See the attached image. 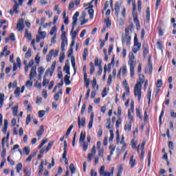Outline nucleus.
<instances>
[{"instance_id": "nucleus-1", "label": "nucleus", "mask_w": 176, "mask_h": 176, "mask_svg": "<svg viewBox=\"0 0 176 176\" xmlns=\"http://www.w3.org/2000/svg\"><path fill=\"white\" fill-rule=\"evenodd\" d=\"M78 17H79V12H76L73 16V22H72V28L70 35L72 36V40L76 39V35H78V32L76 31H74L75 30V27H76V24H78Z\"/></svg>"}, {"instance_id": "nucleus-2", "label": "nucleus", "mask_w": 176, "mask_h": 176, "mask_svg": "<svg viewBox=\"0 0 176 176\" xmlns=\"http://www.w3.org/2000/svg\"><path fill=\"white\" fill-rule=\"evenodd\" d=\"M142 82H137L133 89V94L135 97H137L138 101H141V97H142Z\"/></svg>"}, {"instance_id": "nucleus-3", "label": "nucleus", "mask_w": 176, "mask_h": 176, "mask_svg": "<svg viewBox=\"0 0 176 176\" xmlns=\"http://www.w3.org/2000/svg\"><path fill=\"white\" fill-rule=\"evenodd\" d=\"M12 2H14V5L13 6L12 9L9 11V13L11 16H13L14 14H19L20 13V10H19V9L20 6H23V0H18L19 3H17V1L16 0H14Z\"/></svg>"}, {"instance_id": "nucleus-4", "label": "nucleus", "mask_w": 176, "mask_h": 176, "mask_svg": "<svg viewBox=\"0 0 176 176\" xmlns=\"http://www.w3.org/2000/svg\"><path fill=\"white\" fill-rule=\"evenodd\" d=\"M135 56L134 55L132 54V55L131 56H129V59L128 61V65H129V68H130V75H131V78H134V72H135V65L137 64V63L134 60Z\"/></svg>"}, {"instance_id": "nucleus-5", "label": "nucleus", "mask_w": 176, "mask_h": 176, "mask_svg": "<svg viewBox=\"0 0 176 176\" xmlns=\"http://www.w3.org/2000/svg\"><path fill=\"white\" fill-rule=\"evenodd\" d=\"M83 6L84 8H86V6H89L87 8H85V10H88V13L91 20H93V17L94 16V10L93 9L94 6L91 5V2H89L88 3H84Z\"/></svg>"}, {"instance_id": "nucleus-6", "label": "nucleus", "mask_w": 176, "mask_h": 176, "mask_svg": "<svg viewBox=\"0 0 176 176\" xmlns=\"http://www.w3.org/2000/svg\"><path fill=\"white\" fill-rule=\"evenodd\" d=\"M96 146H93L91 150V153L88 154L87 155V162L89 163H90V162H91V159L93 157H94V156H96Z\"/></svg>"}, {"instance_id": "nucleus-7", "label": "nucleus", "mask_w": 176, "mask_h": 176, "mask_svg": "<svg viewBox=\"0 0 176 176\" xmlns=\"http://www.w3.org/2000/svg\"><path fill=\"white\" fill-rule=\"evenodd\" d=\"M141 50V43H135L133 44V47H132V52L134 54H137L138 52Z\"/></svg>"}, {"instance_id": "nucleus-8", "label": "nucleus", "mask_w": 176, "mask_h": 176, "mask_svg": "<svg viewBox=\"0 0 176 176\" xmlns=\"http://www.w3.org/2000/svg\"><path fill=\"white\" fill-rule=\"evenodd\" d=\"M100 176H111V172L105 171V166H102L100 167L99 170Z\"/></svg>"}, {"instance_id": "nucleus-9", "label": "nucleus", "mask_w": 176, "mask_h": 176, "mask_svg": "<svg viewBox=\"0 0 176 176\" xmlns=\"http://www.w3.org/2000/svg\"><path fill=\"white\" fill-rule=\"evenodd\" d=\"M36 76V66H32L30 74V79L32 80Z\"/></svg>"}, {"instance_id": "nucleus-10", "label": "nucleus", "mask_w": 176, "mask_h": 176, "mask_svg": "<svg viewBox=\"0 0 176 176\" xmlns=\"http://www.w3.org/2000/svg\"><path fill=\"white\" fill-rule=\"evenodd\" d=\"M80 25H84V24H86L87 23V20H86V12L83 11L81 13V16L80 17Z\"/></svg>"}, {"instance_id": "nucleus-11", "label": "nucleus", "mask_w": 176, "mask_h": 176, "mask_svg": "<svg viewBox=\"0 0 176 176\" xmlns=\"http://www.w3.org/2000/svg\"><path fill=\"white\" fill-rule=\"evenodd\" d=\"M16 28L19 31H23V30H24V19H19L16 25Z\"/></svg>"}, {"instance_id": "nucleus-12", "label": "nucleus", "mask_w": 176, "mask_h": 176, "mask_svg": "<svg viewBox=\"0 0 176 176\" xmlns=\"http://www.w3.org/2000/svg\"><path fill=\"white\" fill-rule=\"evenodd\" d=\"M9 54H10V51L8 50V46L6 45L3 50V52L0 53V57H3V56H5V57H8Z\"/></svg>"}, {"instance_id": "nucleus-13", "label": "nucleus", "mask_w": 176, "mask_h": 176, "mask_svg": "<svg viewBox=\"0 0 176 176\" xmlns=\"http://www.w3.org/2000/svg\"><path fill=\"white\" fill-rule=\"evenodd\" d=\"M86 126V118L78 117V127L80 129V127H85Z\"/></svg>"}, {"instance_id": "nucleus-14", "label": "nucleus", "mask_w": 176, "mask_h": 176, "mask_svg": "<svg viewBox=\"0 0 176 176\" xmlns=\"http://www.w3.org/2000/svg\"><path fill=\"white\" fill-rule=\"evenodd\" d=\"M131 37L129 36H125L124 38L122 39V45H124V43L126 44L127 46H130V41H131Z\"/></svg>"}, {"instance_id": "nucleus-15", "label": "nucleus", "mask_w": 176, "mask_h": 176, "mask_svg": "<svg viewBox=\"0 0 176 176\" xmlns=\"http://www.w3.org/2000/svg\"><path fill=\"white\" fill-rule=\"evenodd\" d=\"M122 85L124 87V89L127 93V96L130 94V87H129V84L127 83V80H124L122 81Z\"/></svg>"}, {"instance_id": "nucleus-16", "label": "nucleus", "mask_w": 176, "mask_h": 176, "mask_svg": "<svg viewBox=\"0 0 176 176\" xmlns=\"http://www.w3.org/2000/svg\"><path fill=\"white\" fill-rule=\"evenodd\" d=\"M50 82V78H48L46 77V76H43V87H47V85Z\"/></svg>"}, {"instance_id": "nucleus-17", "label": "nucleus", "mask_w": 176, "mask_h": 176, "mask_svg": "<svg viewBox=\"0 0 176 176\" xmlns=\"http://www.w3.org/2000/svg\"><path fill=\"white\" fill-rule=\"evenodd\" d=\"M85 140H86V132L82 131L80 135L79 142L82 144V142H85Z\"/></svg>"}, {"instance_id": "nucleus-18", "label": "nucleus", "mask_w": 176, "mask_h": 176, "mask_svg": "<svg viewBox=\"0 0 176 176\" xmlns=\"http://www.w3.org/2000/svg\"><path fill=\"white\" fill-rule=\"evenodd\" d=\"M53 54H54V50H51L49 54L47 55L46 60L47 62L52 61V57H53Z\"/></svg>"}, {"instance_id": "nucleus-19", "label": "nucleus", "mask_w": 176, "mask_h": 176, "mask_svg": "<svg viewBox=\"0 0 176 176\" xmlns=\"http://www.w3.org/2000/svg\"><path fill=\"white\" fill-rule=\"evenodd\" d=\"M114 9H115L116 17H119V13L120 12V7L119 6L118 3L115 4Z\"/></svg>"}, {"instance_id": "nucleus-20", "label": "nucleus", "mask_w": 176, "mask_h": 176, "mask_svg": "<svg viewBox=\"0 0 176 176\" xmlns=\"http://www.w3.org/2000/svg\"><path fill=\"white\" fill-rule=\"evenodd\" d=\"M9 135H10V133L9 132L7 133V136L6 138H3L2 139V146L3 148L5 146V144H8V142H9Z\"/></svg>"}, {"instance_id": "nucleus-21", "label": "nucleus", "mask_w": 176, "mask_h": 176, "mask_svg": "<svg viewBox=\"0 0 176 176\" xmlns=\"http://www.w3.org/2000/svg\"><path fill=\"white\" fill-rule=\"evenodd\" d=\"M120 69L122 75L123 76H126V75H127V66L126 65H124Z\"/></svg>"}, {"instance_id": "nucleus-22", "label": "nucleus", "mask_w": 176, "mask_h": 176, "mask_svg": "<svg viewBox=\"0 0 176 176\" xmlns=\"http://www.w3.org/2000/svg\"><path fill=\"white\" fill-rule=\"evenodd\" d=\"M44 131L45 129L43 128V125H41L39 128V130L36 132L38 137H42V135L43 134Z\"/></svg>"}, {"instance_id": "nucleus-23", "label": "nucleus", "mask_w": 176, "mask_h": 176, "mask_svg": "<svg viewBox=\"0 0 176 176\" xmlns=\"http://www.w3.org/2000/svg\"><path fill=\"white\" fill-rule=\"evenodd\" d=\"M129 164L131 165V168L135 166V160H134V155H131L129 160Z\"/></svg>"}, {"instance_id": "nucleus-24", "label": "nucleus", "mask_w": 176, "mask_h": 176, "mask_svg": "<svg viewBox=\"0 0 176 176\" xmlns=\"http://www.w3.org/2000/svg\"><path fill=\"white\" fill-rule=\"evenodd\" d=\"M89 66H90L89 74L90 75H93V74H94V71H96V69L94 67V63H93V62H90Z\"/></svg>"}, {"instance_id": "nucleus-25", "label": "nucleus", "mask_w": 176, "mask_h": 176, "mask_svg": "<svg viewBox=\"0 0 176 176\" xmlns=\"http://www.w3.org/2000/svg\"><path fill=\"white\" fill-rule=\"evenodd\" d=\"M25 38H28L29 41H31L32 39V34H31V32H28V29L25 30Z\"/></svg>"}, {"instance_id": "nucleus-26", "label": "nucleus", "mask_w": 176, "mask_h": 176, "mask_svg": "<svg viewBox=\"0 0 176 176\" xmlns=\"http://www.w3.org/2000/svg\"><path fill=\"white\" fill-rule=\"evenodd\" d=\"M4 101H5V94H0V109L1 108H2Z\"/></svg>"}, {"instance_id": "nucleus-27", "label": "nucleus", "mask_w": 176, "mask_h": 176, "mask_svg": "<svg viewBox=\"0 0 176 176\" xmlns=\"http://www.w3.org/2000/svg\"><path fill=\"white\" fill-rule=\"evenodd\" d=\"M106 127L107 129H109V130H112V129H113V126L111 125V118L107 120Z\"/></svg>"}, {"instance_id": "nucleus-28", "label": "nucleus", "mask_w": 176, "mask_h": 176, "mask_svg": "<svg viewBox=\"0 0 176 176\" xmlns=\"http://www.w3.org/2000/svg\"><path fill=\"white\" fill-rule=\"evenodd\" d=\"M64 79L66 86H69V85H71V80H69V76L65 75Z\"/></svg>"}, {"instance_id": "nucleus-29", "label": "nucleus", "mask_w": 176, "mask_h": 176, "mask_svg": "<svg viewBox=\"0 0 176 176\" xmlns=\"http://www.w3.org/2000/svg\"><path fill=\"white\" fill-rule=\"evenodd\" d=\"M133 21L136 25V27L140 28V21H138V16L135 14H133Z\"/></svg>"}, {"instance_id": "nucleus-30", "label": "nucleus", "mask_w": 176, "mask_h": 176, "mask_svg": "<svg viewBox=\"0 0 176 176\" xmlns=\"http://www.w3.org/2000/svg\"><path fill=\"white\" fill-rule=\"evenodd\" d=\"M87 54H89V50H87V48H85L84 50L83 54H82V58L84 61H86L87 58Z\"/></svg>"}, {"instance_id": "nucleus-31", "label": "nucleus", "mask_w": 176, "mask_h": 176, "mask_svg": "<svg viewBox=\"0 0 176 176\" xmlns=\"http://www.w3.org/2000/svg\"><path fill=\"white\" fill-rule=\"evenodd\" d=\"M148 74L149 75H152V72L153 71V67L152 65V62H151V59L148 60Z\"/></svg>"}, {"instance_id": "nucleus-32", "label": "nucleus", "mask_w": 176, "mask_h": 176, "mask_svg": "<svg viewBox=\"0 0 176 176\" xmlns=\"http://www.w3.org/2000/svg\"><path fill=\"white\" fill-rule=\"evenodd\" d=\"M125 131H131V122H129L128 124L124 126Z\"/></svg>"}, {"instance_id": "nucleus-33", "label": "nucleus", "mask_w": 176, "mask_h": 176, "mask_svg": "<svg viewBox=\"0 0 176 176\" xmlns=\"http://www.w3.org/2000/svg\"><path fill=\"white\" fill-rule=\"evenodd\" d=\"M64 72L67 74V75H70V72H69V65L65 64V67L63 69Z\"/></svg>"}, {"instance_id": "nucleus-34", "label": "nucleus", "mask_w": 176, "mask_h": 176, "mask_svg": "<svg viewBox=\"0 0 176 176\" xmlns=\"http://www.w3.org/2000/svg\"><path fill=\"white\" fill-rule=\"evenodd\" d=\"M18 112H19V106L16 105L13 107V109H12V113H13L14 116H17Z\"/></svg>"}, {"instance_id": "nucleus-35", "label": "nucleus", "mask_w": 176, "mask_h": 176, "mask_svg": "<svg viewBox=\"0 0 176 176\" xmlns=\"http://www.w3.org/2000/svg\"><path fill=\"white\" fill-rule=\"evenodd\" d=\"M64 58H65V52H61L59 56L60 63H63V61H64Z\"/></svg>"}, {"instance_id": "nucleus-36", "label": "nucleus", "mask_w": 176, "mask_h": 176, "mask_svg": "<svg viewBox=\"0 0 176 176\" xmlns=\"http://www.w3.org/2000/svg\"><path fill=\"white\" fill-rule=\"evenodd\" d=\"M23 168V164L21 162H19L16 165V173L19 174L20 171H21V169Z\"/></svg>"}, {"instance_id": "nucleus-37", "label": "nucleus", "mask_w": 176, "mask_h": 176, "mask_svg": "<svg viewBox=\"0 0 176 176\" xmlns=\"http://www.w3.org/2000/svg\"><path fill=\"white\" fill-rule=\"evenodd\" d=\"M69 170L72 174H75V172L76 171V168H75V165H74V164H70Z\"/></svg>"}, {"instance_id": "nucleus-38", "label": "nucleus", "mask_w": 176, "mask_h": 176, "mask_svg": "<svg viewBox=\"0 0 176 176\" xmlns=\"http://www.w3.org/2000/svg\"><path fill=\"white\" fill-rule=\"evenodd\" d=\"M47 75H50V76H53V70L52 69H47L45 72V76L47 77Z\"/></svg>"}, {"instance_id": "nucleus-39", "label": "nucleus", "mask_w": 176, "mask_h": 176, "mask_svg": "<svg viewBox=\"0 0 176 176\" xmlns=\"http://www.w3.org/2000/svg\"><path fill=\"white\" fill-rule=\"evenodd\" d=\"M35 156H36V152H34L32 155H29L28 157L26 159V162H31V160H32V158L35 157Z\"/></svg>"}, {"instance_id": "nucleus-40", "label": "nucleus", "mask_w": 176, "mask_h": 176, "mask_svg": "<svg viewBox=\"0 0 176 176\" xmlns=\"http://www.w3.org/2000/svg\"><path fill=\"white\" fill-rule=\"evenodd\" d=\"M65 45H68V41H62L60 46L62 52H65Z\"/></svg>"}, {"instance_id": "nucleus-41", "label": "nucleus", "mask_w": 176, "mask_h": 176, "mask_svg": "<svg viewBox=\"0 0 176 176\" xmlns=\"http://www.w3.org/2000/svg\"><path fill=\"white\" fill-rule=\"evenodd\" d=\"M58 79H63V72L61 71V67H58Z\"/></svg>"}, {"instance_id": "nucleus-42", "label": "nucleus", "mask_w": 176, "mask_h": 176, "mask_svg": "<svg viewBox=\"0 0 176 176\" xmlns=\"http://www.w3.org/2000/svg\"><path fill=\"white\" fill-rule=\"evenodd\" d=\"M46 114V111L45 110H41L38 111V118H43V116H45V115Z\"/></svg>"}, {"instance_id": "nucleus-43", "label": "nucleus", "mask_w": 176, "mask_h": 176, "mask_svg": "<svg viewBox=\"0 0 176 176\" xmlns=\"http://www.w3.org/2000/svg\"><path fill=\"white\" fill-rule=\"evenodd\" d=\"M25 58H26L27 60H28L29 58H31V49H29L25 53Z\"/></svg>"}, {"instance_id": "nucleus-44", "label": "nucleus", "mask_w": 176, "mask_h": 176, "mask_svg": "<svg viewBox=\"0 0 176 176\" xmlns=\"http://www.w3.org/2000/svg\"><path fill=\"white\" fill-rule=\"evenodd\" d=\"M74 129V124L70 125V126L68 128L67 132H66V136L68 137L69 134H71V131H72V129Z\"/></svg>"}, {"instance_id": "nucleus-45", "label": "nucleus", "mask_w": 176, "mask_h": 176, "mask_svg": "<svg viewBox=\"0 0 176 176\" xmlns=\"http://www.w3.org/2000/svg\"><path fill=\"white\" fill-rule=\"evenodd\" d=\"M128 118L129 119V122H133L134 120V116H131V111L129 110L128 111Z\"/></svg>"}, {"instance_id": "nucleus-46", "label": "nucleus", "mask_w": 176, "mask_h": 176, "mask_svg": "<svg viewBox=\"0 0 176 176\" xmlns=\"http://www.w3.org/2000/svg\"><path fill=\"white\" fill-rule=\"evenodd\" d=\"M52 146H53V142H50L47 148H45V152H49V151L52 149Z\"/></svg>"}, {"instance_id": "nucleus-47", "label": "nucleus", "mask_w": 176, "mask_h": 176, "mask_svg": "<svg viewBox=\"0 0 176 176\" xmlns=\"http://www.w3.org/2000/svg\"><path fill=\"white\" fill-rule=\"evenodd\" d=\"M56 31H57V28H56V26H54V27L51 29V30H50V34H51V35H56Z\"/></svg>"}, {"instance_id": "nucleus-48", "label": "nucleus", "mask_w": 176, "mask_h": 176, "mask_svg": "<svg viewBox=\"0 0 176 176\" xmlns=\"http://www.w3.org/2000/svg\"><path fill=\"white\" fill-rule=\"evenodd\" d=\"M148 54L149 50H148V48H144L143 50V57H144V58H146V56H148Z\"/></svg>"}, {"instance_id": "nucleus-49", "label": "nucleus", "mask_w": 176, "mask_h": 176, "mask_svg": "<svg viewBox=\"0 0 176 176\" xmlns=\"http://www.w3.org/2000/svg\"><path fill=\"white\" fill-rule=\"evenodd\" d=\"M23 152L25 153V155H30V152H31V148L28 146H25L23 148Z\"/></svg>"}, {"instance_id": "nucleus-50", "label": "nucleus", "mask_w": 176, "mask_h": 176, "mask_svg": "<svg viewBox=\"0 0 176 176\" xmlns=\"http://www.w3.org/2000/svg\"><path fill=\"white\" fill-rule=\"evenodd\" d=\"M151 96H152V90L151 89H148L147 91V98L148 99V102H151Z\"/></svg>"}, {"instance_id": "nucleus-51", "label": "nucleus", "mask_w": 176, "mask_h": 176, "mask_svg": "<svg viewBox=\"0 0 176 176\" xmlns=\"http://www.w3.org/2000/svg\"><path fill=\"white\" fill-rule=\"evenodd\" d=\"M95 66L96 67H99V68L100 67H102L101 66V62H100V60H98V58H95Z\"/></svg>"}, {"instance_id": "nucleus-52", "label": "nucleus", "mask_w": 176, "mask_h": 176, "mask_svg": "<svg viewBox=\"0 0 176 176\" xmlns=\"http://www.w3.org/2000/svg\"><path fill=\"white\" fill-rule=\"evenodd\" d=\"M136 115L139 119L142 120V116L141 115V111L140 109H136Z\"/></svg>"}, {"instance_id": "nucleus-53", "label": "nucleus", "mask_w": 176, "mask_h": 176, "mask_svg": "<svg viewBox=\"0 0 176 176\" xmlns=\"http://www.w3.org/2000/svg\"><path fill=\"white\" fill-rule=\"evenodd\" d=\"M146 17L147 20H149V19L151 17V10H150L149 8H147V9H146Z\"/></svg>"}, {"instance_id": "nucleus-54", "label": "nucleus", "mask_w": 176, "mask_h": 176, "mask_svg": "<svg viewBox=\"0 0 176 176\" xmlns=\"http://www.w3.org/2000/svg\"><path fill=\"white\" fill-rule=\"evenodd\" d=\"M65 35H66L65 32H62V34H61L62 41H68V40L67 39V36Z\"/></svg>"}, {"instance_id": "nucleus-55", "label": "nucleus", "mask_w": 176, "mask_h": 176, "mask_svg": "<svg viewBox=\"0 0 176 176\" xmlns=\"http://www.w3.org/2000/svg\"><path fill=\"white\" fill-rule=\"evenodd\" d=\"M83 144H82V150L86 152V151H87V148L89 146V144L85 142H82Z\"/></svg>"}, {"instance_id": "nucleus-56", "label": "nucleus", "mask_w": 176, "mask_h": 176, "mask_svg": "<svg viewBox=\"0 0 176 176\" xmlns=\"http://www.w3.org/2000/svg\"><path fill=\"white\" fill-rule=\"evenodd\" d=\"M152 154L151 152L148 153V167H151V160Z\"/></svg>"}, {"instance_id": "nucleus-57", "label": "nucleus", "mask_w": 176, "mask_h": 176, "mask_svg": "<svg viewBox=\"0 0 176 176\" xmlns=\"http://www.w3.org/2000/svg\"><path fill=\"white\" fill-rule=\"evenodd\" d=\"M26 87H28L29 89L32 87V80H29L26 82L25 84Z\"/></svg>"}, {"instance_id": "nucleus-58", "label": "nucleus", "mask_w": 176, "mask_h": 176, "mask_svg": "<svg viewBox=\"0 0 176 176\" xmlns=\"http://www.w3.org/2000/svg\"><path fill=\"white\" fill-rule=\"evenodd\" d=\"M71 63H72V67H73L74 70L76 71V67L75 65V58H72Z\"/></svg>"}, {"instance_id": "nucleus-59", "label": "nucleus", "mask_w": 176, "mask_h": 176, "mask_svg": "<svg viewBox=\"0 0 176 176\" xmlns=\"http://www.w3.org/2000/svg\"><path fill=\"white\" fill-rule=\"evenodd\" d=\"M98 156L100 157H104V148H100L98 150Z\"/></svg>"}, {"instance_id": "nucleus-60", "label": "nucleus", "mask_w": 176, "mask_h": 176, "mask_svg": "<svg viewBox=\"0 0 176 176\" xmlns=\"http://www.w3.org/2000/svg\"><path fill=\"white\" fill-rule=\"evenodd\" d=\"M31 122V115H28L26 118L25 124L28 126Z\"/></svg>"}, {"instance_id": "nucleus-61", "label": "nucleus", "mask_w": 176, "mask_h": 176, "mask_svg": "<svg viewBox=\"0 0 176 176\" xmlns=\"http://www.w3.org/2000/svg\"><path fill=\"white\" fill-rule=\"evenodd\" d=\"M40 38H41L42 39H45V38L46 37V32H39Z\"/></svg>"}, {"instance_id": "nucleus-62", "label": "nucleus", "mask_w": 176, "mask_h": 176, "mask_svg": "<svg viewBox=\"0 0 176 176\" xmlns=\"http://www.w3.org/2000/svg\"><path fill=\"white\" fill-rule=\"evenodd\" d=\"M38 72L39 75H43V72H45V68L41 67L38 69Z\"/></svg>"}, {"instance_id": "nucleus-63", "label": "nucleus", "mask_w": 176, "mask_h": 176, "mask_svg": "<svg viewBox=\"0 0 176 176\" xmlns=\"http://www.w3.org/2000/svg\"><path fill=\"white\" fill-rule=\"evenodd\" d=\"M104 23L107 28L109 27L111 24V20H109V19H105Z\"/></svg>"}, {"instance_id": "nucleus-64", "label": "nucleus", "mask_w": 176, "mask_h": 176, "mask_svg": "<svg viewBox=\"0 0 176 176\" xmlns=\"http://www.w3.org/2000/svg\"><path fill=\"white\" fill-rule=\"evenodd\" d=\"M14 94L15 96H16L17 97H19V96H20V87H17L15 91H14Z\"/></svg>"}]
</instances>
